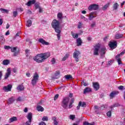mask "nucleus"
<instances>
[{"mask_svg":"<svg viewBox=\"0 0 125 125\" xmlns=\"http://www.w3.org/2000/svg\"><path fill=\"white\" fill-rule=\"evenodd\" d=\"M50 56V53H45L38 54L33 58V60L37 62V63H42L43 62L45 59H47Z\"/></svg>","mask_w":125,"mask_h":125,"instance_id":"1","label":"nucleus"},{"mask_svg":"<svg viewBox=\"0 0 125 125\" xmlns=\"http://www.w3.org/2000/svg\"><path fill=\"white\" fill-rule=\"evenodd\" d=\"M51 26L55 29L56 33H60L61 28H60V23L59 21L54 20L52 21Z\"/></svg>","mask_w":125,"mask_h":125,"instance_id":"2","label":"nucleus"},{"mask_svg":"<svg viewBox=\"0 0 125 125\" xmlns=\"http://www.w3.org/2000/svg\"><path fill=\"white\" fill-rule=\"evenodd\" d=\"M69 102H70V99L69 97H65L62 99L61 105L63 109H67V108H68Z\"/></svg>","mask_w":125,"mask_h":125,"instance_id":"3","label":"nucleus"},{"mask_svg":"<svg viewBox=\"0 0 125 125\" xmlns=\"http://www.w3.org/2000/svg\"><path fill=\"white\" fill-rule=\"evenodd\" d=\"M39 74L38 73L35 72L33 75V79L31 80V83L32 85H35V84L38 83V81H39Z\"/></svg>","mask_w":125,"mask_h":125,"instance_id":"4","label":"nucleus"},{"mask_svg":"<svg viewBox=\"0 0 125 125\" xmlns=\"http://www.w3.org/2000/svg\"><path fill=\"white\" fill-rule=\"evenodd\" d=\"M93 55L97 56L99 55V49H100V44H98L94 47Z\"/></svg>","mask_w":125,"mask_h":125,"instance_id":"5","label":"nucleus"},{"mask_svg":"<svg viewBox=\"0 0 125 125\" xmlns=\"http://www.w3.org/2000/svg\"><path fill=\"white\" fill-rule=\"evenodd\" d=\"M88 9L89 11H92V10H98V9H99V5H97L96 4L90 5Z\"/></svg>","mask_w":125,"mask_h":125,"instance_id":"6","label":"nucleus"},{"mask_svg":"<svg viewBox=\"0 0 125 125\" xmlns=\"http://www.w3.org/2000/svg\"><path fill=\"white\" fill-rule=\"evenodd\" d=\"M81 54V53L79 52V51H78L76 50L73 53V58L75 59V61L76 62H79V55Z\"/></svg>","mask_w":125,"mask_h":125,"instance_id":"7","label":"nucleus"},{"mask_svg":"<svg viewBox=\"0 0 125 125\" xmlns=\"http://www.w3.org/2000/svg\"><path fill=\"white\" fill-rule=\"evenodd\" d=\"M12 88V85L9 84L7 86H5L3 87V90L5 92H8V91H11Z\"/></svg>","mask_w":125,"mask_h":125,"instance_id":"8","label":"nucleus"},{"mask_svg":"<svg viewBox=\"0 0 125 125\" xmlns=\"http://www.w3.org/2000/svg\"><path fill=\"white\" fill-rule=\"evenodd\" d=\"M97 16V12H92L89 15V20L91 21L93 18H95Z\"/></svg>","mask_w":125,"mask_h":125,"instance_id":"9","label":"nucleus"},{"mask_svg":"<svg viewBox=\"0 0 125 125\" xmlns=\"http://www.w3.org/2000/svg\"><path fill=\"white\" fill-rule=\"evenodd\" d=\"M10 74H11V69L10 68H8L7 70V73L5 74L4 80H7V79L9 78Z\"/></svg>","mask_w":125,"mask_h":125,"instance_id":"10","label":"nucleus"},{"mask_svg":"<svg viewBox=\"0 0 125 125\" xmlns=\"http://www.w3.org/2000/svg\"><path fill=\"white\" fill-rule=\"evenodd\" d=\"M93 86L96 91H97V90H98V89H99V88L100 87L99 83H98L97 82H95V83L93 82Z\"/></svg>","mask_w":125,"mask_h":125,"instance_id":"11","label":"nucleus"},{"mask_svg":"<svg viewBox=\"0 0 125 125\" xmlns=\"http://www.w3.org/2000/svg\"><path fill=\"white\" fill-rule=\"evenodd\" d=\"M38 42H40V43H42L43 45H48L49 44V43L48 42H46L43 39L40 38L39 39Z\"/></svg>","mask_w":125,"mask_h":125,"instance_id":"12","label":"nucleus"},{"mask_svg":"<svg viewBox=\"0 0 125 125\" xmlns=\"http://www.w3.org/2000/svg\"><path fill=\"white\" fill-rule=\"evenodd\" d=\"M11 52H14V56H17V54H18V53L16 52L17 51V47H13V48H11Z\"/></svg>","mask_w":125,"mask_h":125,"instance_id":"13","label":"nucleus"},{"mask_svg":"<svg viewBox=\"0 0 125 125\" xmlns=\"http://www.w3.org/2000/svg\"><path fill=\"white\" fill-rule=\"evenodd\" d=\"M117 42H110L109 46L110 48H115V46H117Z\"/></svg>","mask_w":125,"mask_h":125,"instance_id":"14","label":"nucleus"},{"mask_svg":"<svg viewBox=\"0 0 125 125\" xmlns=\"http://www.w3.org/2000/svg\"><path fill=\"white\" fill-rule=\"evenodd\" d=\"M36 3V0H29L27 3L25 4V5L27 6H31V4H35Z\"/></svg>","mask_w":125,"mask_h":125,"instance_id":"15","label":"nucleus"},{"mask_svg":"<svg viewBox=\"0 0 125 125\" xmlns=\"http://www.w3.org/2000/svg\"><path fill=\"white\" fill-rule=\"evenodd\" d=\"M26 118L28 121H32V119H33V113H32V112H29L26 116Z\"/></svg>","mask_w":125,"mask_h":125,"instance_id":"16","label":"nucleus"},{"mask_svg":"<svg viewBox=\"0 0 125 125\" xmlns=\"http://www.w3.org/2000/svg\"><path fill=\"white\" fill-rule=\"evenodd\" d=\"M120 106V104L118 103H115L113 104V105H111L109 108L111 109V111H113L114 110V108H116V107H119Z\"/></svg>","mask_w":125,"mask_h":125,"instance_id":"17","label":"nucleus"},{"mask_svg":"<svg viewBox=\"0 0 125 125\" xmlns=\"http://www.w3.org/2000/svg\"><path fill=\"white\" fill-rule=\"evenodd\" d=\"M119 55H120L116 56L115 58L118 63V65H121V64H122V60H121V58L119 57Z\"/></svg>","mask_w":125,"mask_h":125,"instance_id":"18","label":"nucleus"},{"mask_svg":"<svg viewBox=\"0 0 125 125\" xmlns=\"http://www.w3.org/2000/svg\"><path fill=\"white\" fill-rule=\"evenodd\" d=\"M17 90H19L20 91H22V90H24V87L23 84L19 85L17 88Z\"/></svg>","mask_w":125,"mask_h":125,"instance_id":"19","label":"nucleus"},{"mask_svg":"<svg viewBox=\"0 0 125 125\" xmlns=\"http://www.w3.org/2000/svg\"><path fill=\"white\" fill-rule=\"evenodd\" d=\"M37 110L38 112H43V111H44V108L41 105H38L37 107Z\"/></svg>","mask_w":125,"mask_h":125,"instance_id":"20","label":"nucleus"},{"mask_svg":"<svg viewBox=\"0 0 125 125\" xmlns=\"http://www.w3.org/2000/svg\"><path fill=\"white\" fill-rule=\"evenodd\" d=\"M124 37V34L117 33L115 35V39H122Z\"/></svg>","mask_w":125,"mask_h":125,"instance_id":"21","label":"nucleus"},{"mask_svg":"<svg viewBox=\"0 0 125 125\" xmlns=\"http://www.w3.org/2000/svg\"><path fill=\"white\" fill-rule=\"evenodd\" d=\"M52 121H53L54 125H58V122H57V119L56 117H52Z\"/></svg>","mask_w":125,"mask_h":125,"instance_id":"22","label":"nucleus"},{"mask_svg":"<svg viewBox=\"0 0 125 125\" xmlns=\"http://www.w3.org/2000/svg\"><path fill=\"white\" fill-rule=\"evenodd\" d=\"M106 51H107L106 48L102 47L101 49V55H104V54L106 53Z\"/></svg>","mask_w":125,"mask_h":125,"instance_id":"23","label":"nucleus"},{"mask_svg":"<svg viewBox=\"0 0 125 125\" xmlns=\"http://www.w3.org/2000/svg\"><path fill=\"white\" fill-rule=\"evenodd\" d=\"M9 123H13V122H16L17 121V117H13L9 119Z\"/></svg>","mask_w":125,"mask_h":125,"instance_id":"24","label":"nucleus"},{"mask_svg":"<svg viewBox=\"0 0 125 125\" xmlns=\"http://www.w3.org/2000/svg\"><path fill=\"white\" fill-rule=\"evenodd\" d=\"M10 63V61L9 60H4L2 62V64L4 65H8Z\"/></svg>","mask_w":125,"mask_h":125,"instance_id":"25","label":"nucleus"},{"mask_svg":"<svg viewBox=\"0 0 125 125\" xmlns=\"http://www.w3.org/2000/svg\"><path fill=\"white\" fill-rule=\"evenodd\" d=\"M77 46H80L81 45H82V43H83V42H82V40L81 39V38H78L77 39Z\"/></svg>","mask_w":125,"mask_h":125,"instance_id":"26","label":"nucleus"},{"mask_svg":"<svg viewBox=\"0 0 125 125\" xmlns=\"http://www.w3.org/2000/svg\"><path fill=\"white\" fill-rule=\"evenodd\" d=\"M26 25L27 27H31V26H32V21L28 20L26 21Z\"/></svg>","mask_w":125,"mask_h":125,"instance_id":"27","label":"nucleus"},{"mask_svg":"<svg viewBox=\"0 0 125 125\" xmlns=\"http://www.w3.org/2000/svg\"><path fill=\"white\" fill-rule=\"evenodd\" d=\"M90 91H91V89L89 87H86L84 89V93H87V92H90Z\"/></svg>","mask_w":125,"mask_h":125,"instance_id":"28","label":"nucleus"},{"mask_svg":"<svg viewBox=\"0 0 125 125\" xmlns=\"http://www.w3.org/2000/svg\"><path fill=\"white\" fill-rule=\"evenodd\" d=\"M60 75V71H56V73H55V76L56 77V78L53 77L52 78V80H54V79H58V76H59Z\"/></svg>","mask_w":125,"mask_h":125,"instance_id":"29","label":"nucleus"},{"mask_svg":"<svg viewBox=\"0 0 125 125\" xmlns=\"http://www.w3.org/2000/svg\"><path fill=\"white\" fill-rule=\"evenodd\" d=\"M71 35L74 39H78L79 38V34H75L71 32Z\"/></svg>","mask_w":125,"mask_h":125,"instance_id":"30","label":"nucleus"},{"mask_svg":"<svg viewBox=\"0 0 125 125\" xmlns=\"http://www.w3.org/2000/svg\"><path fill=\"white\" fill-rule=\"evenodd\" d=\"M57 18L59 19H63V14L62 13H58L57 15Z\"/></svg>","mask_w":125,"mask_h":125,"instance_id":"31","label":"nucleus"},{"mask_svg":"<svg viewBox=\"0 0 125 125\" xmlns=\"http://www.w3.org/2000/svg\"><path fill=\"white\" fill-rule=\"evenodd\" d=\"M15 100L13 99V97H11L9 99L8 103L9 104H12V103H13Z\"/></svg>","mask_w":125,"mask_h":125,"instance_id":"32","label":"nucleus"},{"mask_svg":"<svg viewBox=\"0 0 125 125\" xmlns=\"http://www.w3.org/2000/svg\"><path fill=\"white\" fill-rule=\"evenodd\" d=\"M64 77L66 80H71V79H73V76L71 75H65Z\"/></svg>","mask_w":125,"mask_h":125,"instance_id":"33","label":"nucleus"},{"mask_svg":"<svg viewBox=\"0 0 125 125\" xmlns=\"http://www.w3.org/2000/svg\"><path fill=\"white\" fill-rule=\"evenodd\" d=\"M0 43H4L5 40L4 38H3V36H0Z\"/></svg>","mask_w":125,"mask_h":125,"instance_id":"34","label":"nucleus"},{"mask_svg":"<svg viewBox=\"0 0 125 125\" xmlns=\"http://www.w3.org/2000/svg\"><path fill=\"white\" fill-rule=\"evenodd\" d=\"M0 10L2 12V13H8V10L7 9L0 8Z\"/></svg>","mask_w":125,"mask_h":125,"instance_id":"35","label":"nucleus"},{"mask_svg":"<svg viewBox=\"0 0 125 125\" xmlns=\"http://www.w3.org/2000/svg\"><path fill=\"white\" fill-rule=\"evenodd\" d=\"M119 6V4L116 2L113 5V9L114 10H117L118 9V7Z\"/></svg>","mask_w":125,"mask_h":125,"instance_id":"36","label":"nucleus"},{"mask_svg":"<svg viewBox=\"0 0 125 125\" xmlns=\"http://www.w3.org/2000/svg\"><path fill=\"white\" fill-rule=\"evenodd\" d=\"M108 7H109V3H107L105 5H104L103 8H102V10L104 11V10H106L107 8H108Z\"/></svg>","mask_w":125,"mask_h":125,"instance_id":"37","label":"nucleus"},{"mask_svg":"<svg viewBox=\"0 0 125 125\" xmlns=\"http://www.w3.org/2000/svg\"><path fill=\"white\" fill-rule=\"evenodd\" d=\"M107 108V106L105 104H103L100 107V110H103Z\"/></svg>","mask_w":125,"mask_h":125,"instance_id":"38","label":"nucleus"},{"mask_svg":"<svg viewBox=\"0 0 125 125\" xmlns=\"http://www.w3.org/2000/svg\"><path fill=\"white\" fill-rule=\"evenodd\" d=\"M79 103L81 104V107H85L86 106V104L84 102H82V101H80Z\"/></svg>","mask_w":125,"mask_h":125,"instance_id":"39","label":"nucleus"},{"mask_svg":"<svg viewBox=\"0 0 125 125\" xmlns=\"http://www.w3.org/2000/svg\"><path fill=\"white\" fill-rule=\"evenodd\" d=\"M35 6L36 9H38V8H40L41 7H40V3L39 2H37L35 3Z\"/></svg>","mask_w":125,"mask_h":125,"instance_id":"40","label":"nucleus"},{"mask_svg":"<svg viewBox=\"0 0 125 125\" xmlns=\"http://www.w3.org/2000/svg\"><path fill=\"white\" fill-rule=\"evenodd\" d=\"M106 116L107 117H109V118H110V117H111V116H112V110H110V111H108L106 113Z\"/></svg>","mask_w":125,"mask_h":125,"instance_id":"41","label":"nucleus"},{"mask_svg":"<svg viewBox=\"0 0 125 125\" xmlns=\"http://www.w3.org/2000/svg\"><path fill=\"white\" fill-rule=\"evenodd\" d=\"M51 62H52V64L53 65H54V64H55V63H56V60H55V58H52Z\"/></svg>","mask_w":125,"mask_h":125,"instance_id":"42","label":"nucleus"},{"mask_svg":"<svg viewBox=\"0 0 125 125\" xmlns=\"http://www.w3.org/2000/svg\"><path fill=\"white\" fill-rule=\"evenodd\" d=\"M83 26V23L81 22H79L78 23V28L82 29V27Z\"/></svg>","mask_w":125,"mask_h":125,"instance_id":"43","label":"nucleus"},{"mask_svg":"<svg viewBox=\"0 0 125 125\" xmlns=\"http://www.w3.org/2000/svg\"><path fill=\"white\" fill-rule=\"evenodd\" d=\"M61 31L62 30L61 29L60 32H57V37L58 38V40H60V34H61Z\"/></svg>","mask_w":125,"mask_h":125,"instance_id":"44","label":"nucleus"},{"mask_svg":"<svg viewBox=\"0 0 125 125\" xmlns=\"http://www.w3.org/2000/svg\"><path fill=\"white\" fill-rule=\"evenodd\" d=\"M42 121L47 122L48 121V118L47 116H44L42 118Z\"/></svg>","mask_w":125,"mask_h":125,"instance_id":"45","label":"nucleus"},{"mask_svg":"<svg viewBox=\"0 0 125 125\" xmlns=\"http://www.w3.org/2000/svg\"><path fill=\"white\" fill-rule=\"evenodd\" d=\"M58 97H59V94H57L55 95L54 97V101H56V100H57V99H58Z\"/></svg>","mask_w":125,"mask_h":125,"instance_id":"46","label":"nucleus"},{"mask_svg":"<svg viewBox=\"0 0 125 125\" xmlns=\"http://www.w3.org/2000/svg\"><path fill=\"white\" fill-rule=\"evenodd\" d=\"M75 118H76V115H70V120H75Z\"/></svg>","mask_w":125,"mask_h":125,"instance_id":"47","label":"nucleus"},{"mask_svg":"<svg viewBox=\"0 0 125 125\" xmlns=\"http://www.w3.org/2000/svg\"><path fill=\"white\" fill-rule=\"evenodd\" d=\"M13 15L14 17H17V15H18V13L17 12V11H13Z\"/></svg>","mask_w":125,"mask_h":125,"instance_id":"48","label":"nucleus"},{"mask_svg":"<svg viewBox=\"0 0 125 125\" xmlns=\"http://www.w3.org/2000/svg\"><path fill=\"white\" fill-rule=\"evenodd\" d=\"M32 124V121L28 120L25 123V125H31Z\"/></svg>","mask_w":125,"mask_h":125,"instance_id":"49","label":"nucleus"},{"mask_svg":"<svg viewBox=\"0 0 125 125\" xmlns=\"http://www.w3.org/2000/svg\"><path fill=\"white\" fill-rule=\"evenodd\" d=\"M4 49H7V50H8L9 49H11V47H10V46L5 45L4 46Z\"/></svg>","mask_w":125,"mask_h":125,"instance_id":"50","label":"nucleus"},{"mask_svg":"<svg viewBox=\"0 0 125 125\" xmlns=\"http://www.w3.org/2000/svg\"><path fill=\"white\" fill-rule=\"evenodd\" d=\"M118 89L120 90H125V87H124V86H123V85H120V86H119L118 87Z\"/></svg>","mask_w":125,"mask_h":125,"instance_id":"51","label":"nucleus"},{"mask_svg":"<svg viewBox=\"0 0 125 125\" xmlns=\"http://www.w3.org/2000/svg\"><path fill=\"white\" fill-rule=\"evenodd\" d=\"M113 93L114 94V95L116 96V95H118L120 93V92L119 91H113Z\"/></svg>","mask_w":125,"mask_h":125,"instance_id":"52","label":"nucleus"},{"mask_svg":"<svg viewBox=\"0 0 125 125\" xmlns=\"http://www.w3.org/2000/svg\"><path fill=\"white\" fill-rule=\"evenodd\" d=\"M110 96L111 98H113V97H115V96L113 91L110 93Z\"/></svg>","mask_w":125,"mask_h":125,"instance_id":"53","label":"nucleus"},{"mask_svg":"<svg viewBox=\"0 0 125 125\" xmlns=\"http://www.w3.org/2000/svg\"><path fill=\"white\" fill-rule=\"evenodd\" d=\"M125 50H124L123 51H122V52H121L119 54L117 55H119V57H120V56H121V55H124V54H125Z\"/></svg>","mask_w":125,"mask_h":125,"instance_id":"54","label":"nucleus"},{"mask_svg":"<svg viewBox=\"0 0 125 125\" xmlns=\"http://www.w3.org/2000/svg\"><path fill=\"white\" fill-rule=\"evenodd\" d=\"M82 83L84 85V86H87V83H85L84 81L82 82Z\"/></svg>","mask_w":125,"mask_h":125,"instance_id":"55","label":"nucleus"},{"mask_svg":"<svg viewBox=\"0 0 125 125\" xmlns=\"http://www.w3.org/2000/svg\"><path fill=\"white\" fill-rule=\"evenodd\" d=\"M112 65V60H110L107 62V66H111Z\"/></svg>","mask_w":125,"mask_h":125,"instance_id":"56","label":"nucleus"},{"mask_svg":"<svg viewBox=\"0 0 125 125\" xmlns=\"http://www.w3.org/2000/svg\"><path fill=\"white\" fill-rule=\"evenodd\" d=\"M83 125H92L91 124H89L87 122H83Z\"/></svg>","mask_w":125,"mask_h":125,"instance_id":"57","label":"nucleus"},{"mask_svg":"<svg viewBox=\"0 0 125 125\" xmlns=\"http://www.w3.org/2000/svg\"><path fill=\"white\" fill-rule=\"evenodd\" d=\"M72 107H73V104L70 103H69V105H68V108H69V109H71V108H72Z\"/></svg>","mask_w":125,"mask_h":125,"instance_id":"58","label":"nucleus"},{"mask_svg":"<svg viewBox=\"0 0 125 125\" xmlns=\"http://www.w3.org/2000/svg\"><path fill=\"white\" fill-rule=\"evenodd\" d=\"M81 103H79L78 104V105L77 107V110H80V108H81Z\"/></svg>","mask_w":125,"mask_h":125,"instance_id":"59","label":"nucleus"},{"mask_svg":"<svg viewBox=\"0 0 125 125\" xmlns=\"http://www.w3.org/2000/svg\"><path fill=\"white\" fill-rule=\"evenodd\" d=\"M13 73H16L17 72V68L16 67H14L13 69Z\"/></svg>","mask_w":125,"mask_h":125,"instance_id":"60","label":"nucleus"},{"mask_svg":"<svg viewBox=\"0 0 125 125\" xmlns=\"http://www.w3.org/2000/svg\"><path fill=\"white\" fill-rule=\"evenodd\" d=\"M95 25H96L95 22H94V23H93L91 24V27L92 28H93V27H95Z\"/></svg>","mask_w":125,"mask_h":125,"instance_id":"61","label":"nucleus"},{"mask_svg":"<svg viewBox=\"0 0 125 125\" xmlns=\"http://www.w3.org/2000/svg\"><path fill=\"white\" fill-rule=\"evenodd\" d=\"M99 107L98 105H95L94 106V109H95L96 110H98L99 109Z\"/></svg>","mask_w":125,"mask_h":125,"instance_id":"62","label":"nucleus"},{"mask_svg":"<svg viewBox=\"0 0 125 125\" xmlns=\"http://www.w3.org/2000/svg\"><path fill=\"white\" fill-rule=\"evenodd\" d=\"M39 125H46L45 124V123L44 122H41L40 123Z\"/></svg>","mask_w":125,"mask_h":125,"instance_id":"63","label":"nucleus"},{"mask_svg":"<svg viewBox=\"0 0 125 125\" xmlns=\"http://www.w3.org/2000/svg\"><path fill=\"white\" fill-rule=\"evenodd\" d=\"M23 111L24 113H27V112H28V107H25Z\"/></svg>","mask_w":125,"mask_h":125,"instance_id":"64","label":"nucleus"}]
</instances>
